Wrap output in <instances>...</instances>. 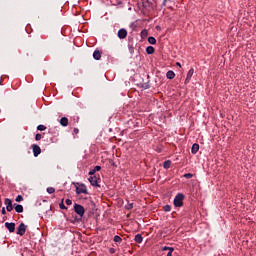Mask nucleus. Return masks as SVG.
Here are the masks:
<instances>
[{
	"mask_svg": "<svg viewBox=\"0 0 256 256\" xmlns=\"http://www.w3.org/2000/svg\"><path fill=\"white\" fill-rule=\"evenodd\" d=\"M76 193L77 195H88L89 194V191L87 190V186H85V184H79L77 187H76Z\"/></svg>",
	"mask_w": 256,
	"mask_h": 256,
	"instance_id": "nucleus-1",
	"label": "nucleus"
},
{
	"mask_svg": "<svg viewBox=\"0 0 256 256\" xmlns=\"http://www.w3.org/2000/svg\"><path fill=\"white\" fill-rule=\"evenodd\" d=\"M185 199V195L183 194H178L175 198H174V205L176 207H183V200Z\"/></svg>",
	"mask_w": 256,
	"mask_h": 256,
	"instance_id": "nucleus-2",
	"label": "nucleus"
},
{
	"mask_svg": "<svg viewBox=\"0 0 256 256\" xmlns=\"http://www.w3.org/2000/svg\"><path fill=\"white\" fill-rule=\"evenodd\" d=\"M74 211L75 213H77V215H79V217H83V215H85V208L83 206H81V204H74Z\"/></svg>",
	"mask_w": 256,
	"mask_h": 256,
	"instance_id": "nucleus-3",
	"label": "nucleus"
},
{
	"mask_svg": "<svg viewBox=\"0 0 256 256\" xmlns=\"http://www.w3.org/2000/svg\"><path fill=\"white\" fill-rule=\"evenodd\" d=\"M27 231V225H25V223H21L18 228H17V235H20L21 237H23V235H25V232Z\"/></svg>",
	"mask_w": 256,
	"mask_h": 256,
	"instance_id": "nucleus-4",
	"label": "nucleus"
},
{
	"mask_svg": "<svg viewBox=\"0 0 256 256\" xmlns=\"http://www.w3.org/2000/svg\"><path fill=\"white\" fill-rule=\"evenodd\" d=\"M4 204L6 205V210H7L8 212L13 211V201H11V199L6 198V199L4 200Z\"/></svg>",
	"mask_w": 256,
	"mask_h": 256,
	"instance_id": "nucleus-5",
	"label": "nucleus"
},
{
	"mask_svg": "<svg viewBox=\"0 0 256 256\" xmlns=\"http://www.w3.org/2000/svg\"><path fill=\"white\" fill-rule=\"evenodd\" d=\"M32 151L34 153V157H39V155H41V147L37 144L32 145Z\"/></svg>",
	"mask_w": 256,
	"mask_h": 256,
	"instance_id": "nucleus-6",
	"label": "nucleus"
},
{
	"mask_svg": "<svg viewBox=\"0 0 256 256\" xmlns=\"http://www.w3.org/2000/svg\"><path fill=\"white\" fill-rule=\"evenodd\" d=\"M5 227H6V229H8L9 233H15V223L6 222Z\"/></svg>",
	"mask_w": 256,
	"mask_h": 256,
	"instance_id": "nucleus-7",
	"label": "nucleus"
},
{
	"mask_svg": "<svg viewBox=\"0 0 256 256\" xmlns=\"http://www.w3.org/2000/svg\"><path fill=\"white\" fill-rule=\"evenodd\" d=\"M88 181L92 185V187H99V183L97 182V178L95 176H91Z\"/></svg>",
	"mask_w": 256,
	"mask_h": 256,
	"instance_id": "nucleus-8",
	"label": "nucleus"
},
{
	"mask_svg": "<svg viewBox=\"0 0 256 256\" xmlns=\"http://www.w3.org/2000/svg\"><path fill=\"white\" fill-rule=\"evenodd\" d=\"M118 37L119 39H125L127 37V30L126 29H120L118 31Z\"/></svg>",
	"mask_w": 256,
	"mask_h": 256,
	"instance_id": "nucleus-9",
	"label": "nucleus"
},
{
	"mask_svg": "<svg viewBox=\"0 0 256 256\" xmlns=\"http://www.w3.org/2000/svg\"><path fill=\"white\" fill-rule=\"evenodd\" d=\"M193 73H195V70L193 68H191L188 73H187V77L185 80V83H189L191 81V78L193 77Z\"/></svg>",
	"mask_w": 256,
	"mask_h": 256,
	"instance_id": "nucleus-10",
	"label": "nucleus"
},
{
	"mask_svg": "<svg viewBox=\"0 0 256 256\" xmlns=\"http://www.w3.org/2000/svg\"><path fill=\"white\" fill-rule=\"evenodd\" d=\"M60 125H62V127H67V125H69V119L67 117H62L60 119Z\"/></svg>",
	"mask_w": 256,
	"mask_h": 256,
	"instance_id": "nucleus-11",
	"label": "nucleus"
},
{
	"mask_svg": "<svg viewBox=\"0 0 256 256\" xmlns=\"http://www.w3.org/2000/svg\"><path fill=\"white\" fill-rule=\"evenodd\" d=\"M14 209L16 213H23V205L21 204H14Z\"/></svg>",
	"mask_w": 256,
	"mask_h": 256,
	"instance_id": "nucleus-12",
	"label": "nucleus"
},
{
	"mask_svg": "<svg viewBox=\"0 0 256 256\" xmlns=\"http://www.w3.org/2000/svg\"><path fill=\"white\" fill-rule=\"evenodd\" d=\"M199 151V144L195 143L192 145L191 153L195 155Z\"/></svg>",
	"mask_w": 256,
	"mask_h": 256,
	"instance_id": "nucleus-13",
	"label": "nucleus"
},
{
	"mask_svg": "<svg viewBox=\"0 0 256 256\" xmlns=\"http://www.w3.org/2000/svg\"><path fill=\"white\" fill-rule=\"evenodd\" d=\"M93 58H94L96 61H99V59H101V52H100L99 50L94 51V53H93Z\"/></svg>",
	"mask_w": 256,
	"mask_h": 256,
	"instance_id": "nucleus-14",
	"label": "nucleus"
},
{
	"mask_svg": "<svg viewBox=\"0 0 256 256\" xmlns=\"http://www.w3.org/2000/svg\"><path fill=\"white\" fill-rule=\"evenodd\" d=\"M146 53H147L148 55H153V53H155V48H154L153 46H148V47L146 48Z\"/></svg>",
	"mask_w": 256,
	"mask_h": 256,
	"instance_id": "nucleus-15",
	"label": "nucleus"
},
{
	"mask_svg": "<svg viewBox=\"0 0 256 256\" xmlns=\"http://www.w3.org/2000/svg\"><path fill=\"white\" fill-rule=\"evenodd\" d=\"M166 77H167V79H175V72H173V71H168L167 73H166Z\"/></svg>",
	"mask_w": 256,
	"mask_h": 256,
	"instance_id": "nucleus-16",
	"label": "nucleus"
},
{
	"mask_svg": "<svg viewBox=\"0 0 256 256\" xmlns=\"http://www.w3.org/2000/svg\"><path fill=\"white\" fill-rule=\"evenodd\" d=\"M101 169V166H95L94 169H92L89 172V175H95V173H97V171H99Z\"/></svg>",
	"mask_w": 256,
	"mask_h": 256,
	"instance_id": "nucleus-17",
	"label": "nucleus"
},
{
	"mask_svg": "<svg viewBox=\"0 0 256 256\" xmlns=\"http://www.w3.org/2000/svg\"><path fill=\"white\" fill-rule=\"evenodd\" d=\"M135 241L136 243H143V236H141V234H137L135 236Z\"/></svg>",
	"mask_w": 256,
	"mask_h": 256,
	"instance_id": "nucleus-18",
	"label": "nucleus"
},
{
	"mask_svg": "<svg viewBox=\"0 0 256 256\" xmlns=\"http://www.w3.org/2000/svg\"><path fill=\"white\" fill-rule=\"evenodd\" d=\"M164 169H170L171 168V160H166L163 164Z\"/></svg>",
	"mask_w": 256,
	"mask_h": 256,
	"instance_id": "nucleus-19",
	"label": "nucleus"
},
{
	"mask_svg": "<svg viewBox=\"0 0 256 256\" xmlns=\"http://www.w3.org/2000/svg\"><path fill=\"white\" fill-rule=\"evenodd\" d=\"M148 43H150V45H155V43H157V40L155 39V37L150 36L148 38Z\"/></svg>",
	"mask_w": 256,
	"mask_h": 256,
	"instance_id": "nucleus-20",
	"label": "nucleus"
},
{
	"mask_svg": "<svg viewBox=\"0 0 256 256\" xmlns=\"http://www.w3.org/2000/svg\"><path fill=\"white\" fill-rule=\"evenodd\" d=\"M46 129H47V127L45 125H38L37 126L38 131H45Z\"/></svg>",
	"mask_w": 256,
	"mask_h": 256,
	"instance_id": "nucleus-21",
	"label": "nucleus"
},
{
	"mask_svg": "<svg viewBox=\"0 0 256 256\" xmlns=\"http://www.w3.org/2000/svg\"><path fill=\"white\" fill-rule=\"evenodd\" d=\"M123 241V239H121L119 236H114V242L115 243H121Z\"/></svg>",
	"mask_w": 256,
	"mask_h": 256,
	"instance_id": "nucleus-22",
	"label": "nucleus"
},
{
	"mask_svg": "<svg viewBox=\"0 0 256 256\" xmlns=\"http://www.w3.org/2000/svg\"><path fill=\"white\" fill-rule=\"evenodd\" d=\"M47 193H49L50 195H52V193H55V188H53V187H48V188H47Z\"/></svg>",
	"mask_w": 256,
	"mask_h": 256,
	"instance_id": "nucleus-23",
	"label": "nucleus"
},
{
	"mask_svg": "<svg viewBox=\"0 0 256 256\" xmlns=\"http://www.w3.org/2000/svg\"><path fill=\"white\" fill-rule=\"evenodd\" d=\"M163 209H164V211H165L166 213H169V211H171V206H170V205H165V206L163 207Z\"/></svg>",
	"mask_w": 256,
	"mask_h": 256,
	"instance_id": "nucleus-24",
	"label": "nucleus"
},
{
	"mask_svg": "<svg viewBox=\"0 0 256 256\" xmlns=\"http://www.w3.org/2000/svg\"><path fill=\"white\" fill-rule=\"evenodd\" d=\"M149 35V32L147 30H142L141 32V36L144 38V37H147Z\"/></svg>",
	"mask_w": 256,
	"mask_h": 256,
	"instance_id": "nucleus-25",
	"label": "nucleus"
},
{
	"mask_svg": "<svg viewBox=\"0 0 256 256\" xmlns=\"http://www.w3.org/2000/svg\"><path fill=\"white\" fill-rule=\"evenodd\" d=\"M184 177H185V179H193V174L186 173V174H184Z\"/></svg>",
	"mask_w": 256,
	"mask_h": 256,
	"instance_id": "nucleus-26",
	"label": "nucleus"
},
{
	"mask_svg": "<svg viewBox=\"0 0 256 256\" xmlns=\"http://www.w3.org/2000/svg\"><path fill=\"white\" fill-rule=\"evenodd\" d=\"M15 201H16L17 203H21V201H23V196L18 195V196L16 197Z\"/></svg>",
	"mask_w": 256,
	"mask_h": 256,
	"instance_id": "nucleus-27",
	"label": "nucleus"
},
{
	"mask_svg": "<svg viewBox=\"0 0 256 256\" xmlns=\"http://www.w3.org/2000/svg\"><path fill=\"white\" fill-rule=\"evenodd\" d=\"M60 209H67L65 204L63 203V200L61 201V203L59 204Z\"/></svg>",
	"mask_w": 256,
	"mask_h": 256,
	"instance_id": "nucleus-28",
	"label": "nucleus"
},
{
	"mask_svg": "<svg viewBox=\"0 0 256 256\" xmlns=\"http://www.w3.org/2000/svg\"><path fill=\"white\" fill-rule=\"evenodd\" d=\"M65 203L66 205H73V201H71V199H66Z\"/></svg>",
	"mask_w": 256,
	"mask_h": 256,
	"instance_id": "nucleus-29",
	"label": "nucleus"
},
{
	"mask_svg": "<svg viewBox=\"0 0 256 256\" xmlns=\"http://www.w3.org/2000/svg\"><path fill=\"white\" fill-rule=\"evenodd\" d=\"M126 209H132L133 208V203H128L126 206Z\"/></svg>",
	"mask_w": 256,
	"mask_h": 256,
	"instance_id": "nucleus-30",
	"label": "nucleus"
},
{
	"mask_svg": "<svg viewBox=\"0 0 256 256\" xmlns=\"http://www.w3.org/2000/svg\"><path fill=\"white\" fill-rule=\"evenodd\" d=\"M35 139L36 141H41V134H36Z\"/></svg>",
	"mask_w": 256,
	"mask_h": 256,
	"instance_id": "nucleus-31",
	"label": "nucleus"
},
{
	"mask_svg": "<svg viewBox=\"0 0 256 256\" xmlns=\"http://www.w3.org/2000/svg\"><path fill=\"white\" fill-rule=\"evenodd\" d=\"M2 215H7V211L5 210V208H2Z\"/></svg>",
	"mask_w": 256,
	"mask_h": 256,
	"instance_id": "nucleus-32",
	"label": "nucleus"
},
{
	"mask_svg": "<svg viewBox=\"0 0 256 256\" xmlns=\"http://www.w3.org/2000/svg\"><path fill=\"white\" fill-rule=\"evenodd\" d=\"M74 133L77 135L79 133V130L77 128H74Z\"/></svg>",
	"mask_w": 256,
	"mask_h": 256,
	"instance_id": "nucleus-33",
	"label": "nucleus"
},
{
	"mask_svg": "<svg viewBox=\"0 0 256 256\" xmlns=\"http://www.w3.org/2000/svg\"><path fill=\"white\" fill-rule=\"evenodd\" d=\"M177 67H181V63L176 62Z\"/></svg>",
	"mask_w": 256,
	"mask_h": 256,
	"instance_id": "nucleus-34",
	"label": "nucleus"
}]
</instances>
